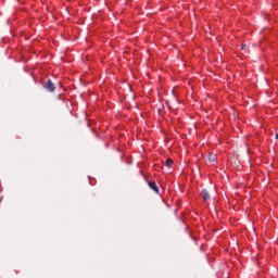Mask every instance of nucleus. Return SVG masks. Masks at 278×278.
<instances>
[{"mask_svg": "<svg viewBox=\"0 0 278 278\" xmlns=\"http://www.w3.org/2000/svg\"><path fill=\"white\" fill-rule=\"evenodd\" d=\"M43 88L48 90V92H55V85L50 79L43 85Z\"/></svg>", "mask_w": 278, "mask_h": 278, "instance_id": "f257e3e1", "label": "nucleus"}, {"mask_svg": "<svg viewBox=\"0 0 278 278\" xmlns=\"http://www.w3.org/2000/svg\"><path fill=\"white\" fill-rule=\"evenodd\" d=\"M148 186L151 190H153V192H155L156 194H160V188H157V185L155 184V181H149Z\"/></svg>", "mask_w": 278, "mask_h": 278, "instance_id": "f03ea898", "label": "nucleus"}, {"mask_svg": "<svg viewBox=\"0 0 278 278\" xmlns=\"http://www.w3.org/2000/svg\"><path fill=\"white\" fill-rule=\"evenodd\" d=\"M202 197H203L204 201H210L212 199V197L210 195V192L207 191V189H204L202 191Z\"/></svg>", "mask_w": 278, "mask_h": 278, "instance_id": "7ed1b4c3", "label": "nucleus"}, {"mask_svg": "<svg viewBox=\"0 0 278 278\" xmlns=\"http://www.w3.org/2000/svg\"><path fill=\"white\" fill-rule=\"evenodd\" d=\"M207 161H208L210 163L216 162V154L210 153L208 156H207Z\"/></svg>", "mask_w": 278, "mask_h": 278, "instance_id": "20e7f679", "label": "nucleus"}, {"mask_svg": "<svg viewBox=\"0 0 278 278\" xmlns=\"http://www.w3.org/2000/svg\"><path fill=\"white\" fill-rule=\"evenodd\" d=\"M173 164H175V163L172 159H167L166 162H165V166H167V168H172Z\"/></svg>", "mask_w": 278, "mask_h": 278, "instance_id": "39448f33", "label": "nucleus"}, {"mask_svg": "<svg viewBox=\"0 0 278 278\" xmlns=\"http://www.w3.org/2000/svg\"><path fill=\"white\" fill-rule=\"evenodd\" d=\"M241 49H242V51H245L247 45L243 43V45L241 46Z\"/></svg>", "mask_w": 278, "mask_h": 278, "instance_id": "423d86ee", "label": "nucleus"}, {"mask_svg": "<svg viewBox=\"0 0 278 278\" xmlns=\"http://www.w3.org/2000/svg\"><path fill=\"white\" fill-rule=\"evenodd\" d=\"M276 140H278V134H276Z\"/></svg>", "mask_w": 278, "mask_h": 278, "instance_id": "0eeeda50", "label": "nucleus"}]
</instances>
